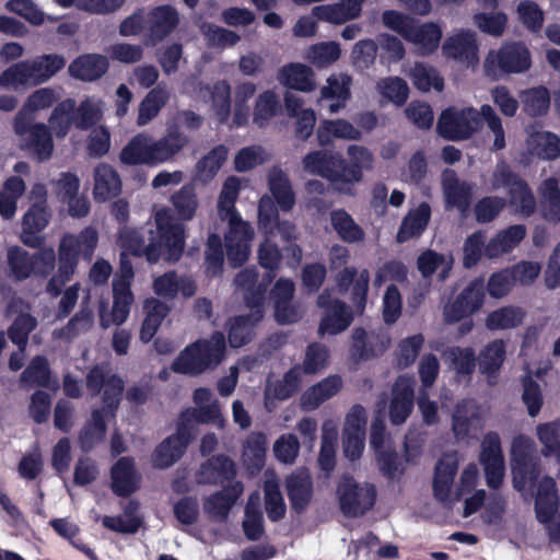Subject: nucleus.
Masks as SVG:
<instances>
[{"instance_id":"obj_9","label":"nucleus","mask_w":560,"mask_h":560,"mask_svg":"<svg viewBox=\"0 0 560 560\" xmlns=\"http://www.w3.org/2000/svg\"><path fill=\"white\" fill-rule=\"evenodd\" d=\"M339 508L347 517L366 514L376 502V488L372 483L360 486L353 476L343 474L337 485Z\"/></svg>"},{"instance_id":"obj_4","label":"nucleus","mask_w":560,"mask_h":560,"mask_svg":"<svg viewBox=\"0 0 560 560\" xmlns=\"http://www.w3.org/2000/svg\"><path fill=\"white\" fill-rule=\"evenodd\" d=\"M241 182L235 176H230L223 183L218 200V209L222 219L229 220V229L225 233V248L229 264L233 267L242 266L250 254V243L254 230L244 221L235 208Z\"/></svg>"},{"instance_id":"obj_28","label":"nucleus","mask_w":560,"mask_h":560,"mask_svg":"<svg viewBox=\"0 0 560 560\" xmlns=\"http://www.w3.org/2000/svg\"><path fill=\"white\" fill-rule=\"evenodd\" d=\"M443 55L455 60L474 63L478 60V45L475 34L462 31L450 36L442 46Z\"/></svg>"},{"instance_id":"obj_51","label":"nucleus","mask_w":560,"mask_h":560,"mask_svg":"<svg viewBox=\"0 0 560 560\" xmlns=\"http://www.w3.org/2000/svg\"><path fill=\"white\" fill-rule=\"evenodd\" d=\"M257 257L259 266L266 270L262 276L267 277V282H272L281 266L282 250L276 243L266 237L258 247Z\"/></svg>"},{"instance_id":"obj_36","label":"nucleus","mask_w":560,"mask_h":560,"mask_svg":"<svg viewBox=\"0 0 560 560\" xmlns=\"http://www.w3.org/2000/svg\"><path fill=\"white\" fill-rule=\"evenodd\" d=\"M506 358V345L502 339L488 342L477 358L479 372L488 378H495Z\"/></svg>"},{"instance_id":"obj_44","label":"nucleus","mask_w":560,"mask_h":560,"mask_svg":"<svg viewBox=\"0 0 560 560\" xmlns=\"http://www.w3.org/2000/svg\"><path fill=\"white\" fill-rule=\"evenodd\" d=\"M526 313L520 306H501L490 312L486 317V327L491 330L513 329L522 325Z\"/></svg>"},{"instance_id":"obj_23","label":"nucleus","mask_w":560,"mask_h":560,"mask_svg":"<svg viewBox=\"0 0 560 560\" xmlns=\"http://www.w3.org/2000/svg\"><path fill=\"white\" fill-rule=\"evenodd\" d=\"M112 491L121 498L131 495L139 489V476L132 457H120L110 468Z\"/></svg>"},{"instance_id":"obj_6","label":"nucleus","mask_w":560,"mask_h":560,"mask_svg":"<svg viewBox=\"0 0 560 560\" xmlns=\"http://www.w3.org/2000/svg\"><path fill=\"white\" fill-rule=\"evenodd\" d=\"M65 66L66 59L59 54H44L19 61L0 73V86L39 85L49 81Z\"/></svg>"},{"instance_id":"obj_10","label":"nucleus","mask_w":560,"mask_h":560,"mask_svg":"<svg viewBox=\"0 0 560 560\" xmlns=\"http://www.w3.org/2000/svg\"><path fill=\"white\" fill-rule=\"evenodd\" d=\"M85 386L92 396L102 394V405L107 408L112 418H115L125 390L122 378L116 373H110L107 365L95 364L86 373Z\"/></svg>"},{"instance_id":"obj_56","label":"nucleus","mask_w":560,"mask_h":560,"mask_svg":"<svg viewBox=\"0 0 560 560\" xmlns=\"http://www.w3.org/2000/svg\"><path fill=\"white\" fill-rule=\"evenodd\" d=\"M341 55L340 45L336 42H322L310 46L306 59L317 68H326L336 62Z\"/></svg>"},{"instance_id":"obj_41","label":"nucleus","mask_w":560,"mask_h":560,"mask_svg":"<svg viewBox=\"0 0 560 560\" xmlns=\"http://www.w3.org/2000/svg\"><path fill=\"white\" fill-rule=\"evenodd\" d=\"M442 38V30L433 22L417 25L413 21L410 34L407 35L406 40L418 45L423 54L429 55L434 52Z\"/></svg>"},{"instance_id":"obj_29","label":"nucleus","mask_w":560,"mask_h":560,"mask_svg":"<svg viewBox=\"0 0 560 560\" xmlns=\"http://www.w3.org/2000/svg\"><path fill=\"white\" fill-rule=\"evenodd\" d=\"M178 12L172 5H159L149 12V32L152 44L162 42L177 27Z\"/></svg>"},{"instance_id":"obj_24","label":"nucleus","mask_w":560,"mask_h":560,"mask_svg":"<svg viewBox=\"0 0 560 560\" xmlns=\"http://www.w3.org/2000/svg\"><path fill=\"white\" fill-rule=\"evenodd\" d=\"M187 143L188 138L179 130L178 126L168 127L166 135L159 140H153L150 137L153 166L173 160Z\"/></svg>"},{"instance_id":"obj_60","label":"nucleus","mask_w":560,"mask_h":560,"mask_svg":"<svg viewBox=\"0 0 560 560\" xmlns=\"http://www.w3.org/2000/svg\"><path fill=\"white\" fill-rule=\"evenodd\" d=\"M302 383V375L299 366H291L282 376L276 381L271 388L272 397L277 400H287L294 396Z\"/></svg>"},{"instance_id":"obj_53","label":"nucleus","mask_w":560,"mask_h":560,"mask_svg":"<svg viewBox=\"0 0 560 560\" xmlns=\"http://www.w3.org/2000/svg\"><path fill=\"white\" fill-rule=\"evenodd\" d=\"M258 323L249 314L234 317L228 331L230 346L232 348H241L250 342L254 328Z\"/></svg>"},{"instance_id":"obj_7","label":"nucleus","mask_w":560,"mask_h":560,"mask_svg":"<svg viewBox=\"0 0 560 560\" xmlns=\"http://www.w3.org/2000/svg\"><path fill=\"white\" fill-rule=\"evenodd\" d=\"M530 66V51L522 42L503 44L498 50H490L483 62L485 73L493 79L505 74L523 73Z\"/></svg>"},{"instance_id":"obj_50","label":"nucleus","mask_w":560,"mask_h":560,"mask_svg":"<svg viewBox=\"0 0 560 560\" xmlns=\"http://www.w3.org/2000/svg\"><path fill=\"white\" fill-rule=\"evenodd\" d=\"M350 83L351 78L348 75L342 77L341 80L335 75L327 79V85L320 90L322 100H336L329 105L330 113H337L346 106L347 101L350 98Z\"/></svg>"},{"instance_id":"obj_22","label":"nucleus","mask_w":560,"mask_h":560,"mask_svg":"<svg viewBox=\"0 0 560 560\" xmlns=\"http://www.w3.org/2000/svg\"><path fill=\"white\" fill-rule=\"evenodd\" d=\"M108 68L109 61L106 56L89 52L74 58L68 67V72L73 79L94 82L101 79Z\"/></svg>"},{"instance_id":"obj_21","label":"nucleus","mask_w":560,"mask_h":560,"mask_svg":"<svg viewBox=\"0 0 560 560\" xmlns=\"http://www.w3.org/2000/svg\"><path fill=\"white\" fill-rule=\"evenodd\" d=\"M415 405V389L412 383L399 377L393 386L389 402V421L394 425L402 424L410 416Z\"/></svg>"},{"instance_id":"obj_2","label":"nucleus","mask_w":560,"mask_h":560,"mask_svg":"<svg viewBox=\"0 0 560 560\" xmlns=\"http://www.w3.org/2000/svg\"><path fill=\"white\" fill-rule=\"evenodd\" d=\"M347 161L337 152L316 150L303 158L305 172L327 179L339 192L353 195V185L363 177V167H371L373 156L364 147L349 145Z\"/></svg>"},{"instance_id":"obj_62","label":"nucleus","mask_w":560,"mask_h":560,"mask_svg":"<svg viewBox=\"0 0 560 560\" xmlns=\"http://www.w3.org/2000/svg\"><path fill=\"white\" fill-rule=\"evenodd\" d=\"M74 244V240L62 237L58 247L57 271L70 279L75 273L80 259Z\"/></svg>"},{"instance_id":"obj_13","label":"nucleus","mask_w":560,"mask_h":560,"mask_svg":"<svg viewBox=\"0 0 560 560\" xmlns=\"http://www.w3.org/2000/svg\"><path fill=\"white\" fill-rule=\"evenodd\" d=\"M486 298L485 280L481 277L471 280L453 301L444 305L443 316L447 325L459 323L462 319L477 313Z\"/></svg>"},{"instance_id":"obj_31","label":"nucleus","mask_w":560,"mask_h":560,"mask_svg":"<svg viewBox=\"0 0 560 560\" xmlns=\"http://www.w3.org/2000/svg\"><path fill=\"white\" fill-rule=\"evenodd\" d=\"M277 78L283 85L292 90L308 93L316 88L313 69L303 63L291 62L281 67Z\"/></svg>"},{"instance_id":"obj_33","label":"nucleus","mask_w":560,"mask_h":560,"mask_svg":"<svg viewBox=\"0 0 560 560\" xmlns=\"http://www.w3.org/2000/svg\"><path fill=\"white\" fill-rule=\"evenodd\" d=\"M121 191V179L117 171L109 164L102 163L94 170L93 196L96 201H106Z\"/></svg>"},{"instance_id":"obj_40","label":"nucleus","mask_w":560,"mask_h":560,"mask_svg":"<svg viewBox=\"0 0 560 560\" xmlns=\"http://www.w3.org/2000/svg\"><path fill=\"white\" fill-rule=\"evenodd\" d=\"M171 205L174 211L172 218L175 222L184 225L185 221H190L199 205L195 186L192 184L182 186L171 196Z\"/></svg>"},{"instance_id":"obj_59","label":"nucleus","mask_w":560,"mask_h":560,"mask_svg":"<svg viewBox=\"0 0 560 560\" xmlns=\"http://www.w3.org/2000/svg\"><path fill=\"white\" fill-rule=\"evenodd\" d=\"M36 326L37 320L33 315L22 313L15 317L8 328V337L12 343L16 345L21 350H24L28 341V336Z\"/></svg>"},{"instance_id":"obj_11","label":"nucleus","mask_w":560,"mask_h":560,"mask_svg":"<svg viewBox=\"0 0 560 560\" xmlns=\"http://www.w3.org/2000/svg\"><path fill=\"white\" fill-rule=\"evenodd\" d=\"M534 447L529 438L518 435L511 446V470L513 487L517 491L534 488L540 475V467L533 456Z\"/></svg>"},{"instance_id":"obj_45","label":"nucleus","mask_w":560,"mask_h":560,"mask_svg":"<svg viewBox=\"0 0 560 560\" xmlns=\"http://www.w3.org/2000/svg\"><path fill=\"white\" fill-rule=\"evenodd\" d=\"M329 217L332 229L343 242L357 243L364 240L363 229L345 209L332 210Z\"/></svg>"},{"instance_id":"obj_64","label":"nucleus","mask_w":560,"mask_h":560,"mask_svg":"<svg viewBox=\"0 0 560 560\" xmlns=\"http://www.w3.org/2000/svg\"><path fill=\"white\" fill-rule=\"evenodd\" d=\"M279 106V98L275 92L270 90L262 92L255 102L254 122L262 127L270 118L277 115Z\"/></svg>"},{"instance_id":"obj_32","label":"nucleus","mask_w":560,"mask_h":560,"mask_svg":"<svg viewBox=\"0 0 560 560\" xmlns=\"http://www.w3.org/2000/svg\"><path fill=\"white\" fill-rule=\"evenodd\" d=\"M287 494L291 504V509L298 513H303L313 497V481L308 474L296 472L287 478Z\"/></svg>"},{"instance_id":"obj_58","label":"nucleus","mask_w":560,"mask_h":560,"mask_svg":"<svg viewBox=\"0 0 560 560\" xmlns=\"http://www.w3.org/2000/svg\"><path fill=\"white\" fill-rule=\"evenodd\" d=\"M329 359V352L325 345L320 342H312L306 347L305 357L302 364H294L300 368L301 375L315 374L323 370Z\"/></svg>"},{"instance_id":"obj_14","label":"nucleus","mask_w":560,"mask_h":560,"mask_svg":"<svg viewBox=\"0 0 560 560\" xmlns=\"http://www.w3.org/2000/svg\"><path fill=\"white\" fill-rule=\"evenodd\" d=\"M336 287L340 294L350 292V301L357 314H363L369 293L370 272L362 269L360 272L353 266H346L335 277Z\"/></svg>"},{"instance_id":"obj_30","label":"nucleus","mask_w":560,"mask_h":560,"mask_svg":"<svg viewBox=\"0 0 560 560\" xmlns=\"http://www.w3.org/2000/svg\"><path fill=\"white\" fill-rule=\"evenodd\" d=\"M430 219L431 208L427 202H421L416 209L410 210L400 223L396 234L397 243L402 244L411 238L420 237L425 231Z\"/></svg>"},{"instance_id":"obj_46","label":"nucleus","mask_w":560,"mask_h":560,"mask_svg":"<svg viewBox=\"0 0 560 560\" xmlns=\"http://www.w3.org/2000/svg\"><path fill=\"white\" fill-rule=\"evenodd\" d=\"M409 78L413 86L421 92H429L432 89L442 92L444 89V79L440 72L434 67L423 62L415 63Z\"/></svg>"},{"instance_id":"obj_16","label":"nucleus","mask_w":560,"mask_h":560,"mask_svg":"<svg viewBox=\"0 0 560 560\" xmlns=\"http://www.w3.org/2000/svg\"><path fill=\"white\" fill-rule=\"evenodd\" d=\"M442 190L445 209H456L463 218H466L472 201V185L466 180H459L455 171L446 170L442 177Z\"/></svg>"},{"instance_id":"obj_3","label":"nucleus","mask_w":560,"mask_h":560,"mask_svg":"<svg viewBox=\"0 0 560 560\" xmlns=\"http://www.w3.org/2000/svg\"><path fill=\"white\" fill-rule=\"evenodd\" d=\"M223 422L220 406L217 401L186 408L178 417L175 433L164 439L153 453V463L159 468H168L186 453L187 447L194 441L198 423L219 424Z\"/></svg>"},{"instance_id":"obj_54","label":"nucleus","mask_w":560,"mask_h":560,"mask_svg":"<svg viewBox=\"0 0 560 560\" xmlns=\"http://www.w3.org/2000/svg\"><path fill=\"white\" fill-rule=\"evenodd\" d=\"M524 112L530 117L547 114L550 106V93L546 86L539 85L528 89L522 94Z\"/></svg>"},{"instance_id":"obj_8","label":"nucleus","mask_w":560,"mask_h":560,"mask_svg":"<svg viewBox=\"0 0 560 560\" xmlns=\"http://www.w3.org/2000/svg\"><path fill=\"white\" fill-rule=\"evenodd\" d=\"M493 187H504L509 195V203L523 218L532 217L537 209V202L527 182L510 165L502 163L493 174Z\"/></svg>"},{"instance_id":"obj_42","label":"nucleus","mask_w":560,"mask_h":560,"mask_svg":"<svg viewBox=\"0 0 560 560\" xmlns=\"http://www.w3.org/2000/svg\"><path fill=\"white\" fill-rule=\"evenodd\" d=\"M26 147L34 153L37 161L44 162L51 158L54 151V139L50 128L44 122H35L32 131L27 135Z\"/></svg>"},{"instance_id":"obj_47","label":"nucleus","mask_w":560,"mask_h":560,"mask_svg":"<svg viewBox=\"0 0 560 560\" xmlns=\"http://www.w3.org/2000/svg\"><path fill=\"white\" fill-rule=\"evenodd\" d=\"M168 97V92L160 84L151 89L139 105L137 124L139 126L149 124L158 116Z\"/></svg>"},{"instance_id":"obj_18","label":"nucleus","mask_w":560,"mask_h":560,"mask_svg":"<svg viewBox=\"0 0 560 560\" xmlns=\"http://www.w3.org/2000/svg\"><path fill=\"white\" fill-rule=\"evenodd\" d=\"M350 355L355 361H369L382 355L388 348L389 339L383 334L368 332L363 327L352 330Z\"/></svg>"},{"instance_id":"obj_25","label":"nucleus","mask_w":560,"mask_h":560,"mask_svg":"<svg viewBox=\"0 0 560 560\" xmlns=\"http://www.w3.org/2000/svg\"><path fill=\"white\" fill-rule=\"evenodd\" d=\"M458 470V462L454 454H443L436 462L432 482L434 498L442 503L450 500L451 489Z\"/></svg>"},{"instance_id":"obj_15","label":"nucleus","mask_w":560,"mask_h":560,"mask_svg":"<svg viewBox=\"0 0 560 560\" xmlns=\"http://www.w3.org/2000/svg\"><path fill=\"white\" fill-rule=\"evenodd\" d=\"M479 460L485 470L487 486L490 489H499L503 483L505 466L501 440L497 432H488L485 435Z\"/></svg>"},{"instance_id":"obj_26","label":"nucleus","mask_w":560,"mask_h":560,"mask_svg":"<svg viewBox=\"0 0 560 560\" xmlns=\"http://www.w3.org/2000/svg\"><path fill=\"white\" fill-rule=\"evenodd\" d=\"M559 508V494L556 481L549 476H545L537 487L535 499L536 518L541 524L552 522Z\"/></svg>"},{"instance_id":"obj_63","label":"nucleus","mask_w":560,"mask_h":560,"mask_svg":"<svg viewBox=\"0 0 560 560\" xmlns=\"http://www.w3.org/2000/svg\"><path fill=\"white\" fill-rule=\"evenodd\" d=\"M212 105L220 124H225L231 114V86L226 81H218L211 90Z\"/></svg>"},{"instance_id":"obj_17","label":"nucleus","mask_w":560,"mask_h":560,"mask_svg":"<svg viewBox=\"0 0 560 560\" xmlns=\"http://www.w3.org/2000/svg\"><path fill=\"white\" fill-rule=\"evenodd\" d=\"M243 490L244 486L241 481H233L207 497L203 501V511L208 518L219 523L226 522Z\"/></svg>"},{"instance_id":"obj_27","label":"nucleus","mask_w":560,"mask_h":560,"mask_svg":"<svg viewBox=\"0 0 560 560\" xmlns=\"http://www.w3.org/2000/svg\"><path fill=\"white\" fill-rule=\"evenodd\" d=\"M354 319V311L346 302L335 299L332 307L320 318L318 325L319 336H336L347 330Z\"/></svg>"},{"instance_id":"obj_20","label":"nucleus","mask_w":560,"mask_h":560,"mask_svg":"<svg viewBox=\"0 0 560 560\" xmlns=\"http://www.w3.org/2000/svg\"><path fill=\"white\" fill-rule=\"evenodd\" d=\"M51 211L49 208H38L31 205L22 218L21 242L31 248H40L44 237L40 235L49 223Z\"/></svg>"},{"instance_id":"obj_55","label":"nucleus","mask_w":560,"mask_h":560,"mask_svg":"<svg viewBox=\"0 0 560 560\" xmlns=\"http://www.w3.org/2000/svg\"><path fill=\"white\" fill-rule=\"evenodd\" d=\"M228 158V149L223 144L212 148L196 164V172L203 180L212 179Z\"/></svg>"},{"instance_id":"obj_52","label":"nucleus","mask_w":560,"mask_h":560,"mask_svg":"<svg viewBox=\"0 0 560 560\" xmlns=\"http://www.w3.org/2000/svg\"><path fill=\"white\" fill-rule=\"evenodd\" d=\"M74 107L75 101L66 98L52 109L48 121L58 138L66 137L71 126L74 125Z\"/></svg>"},{"instance_id":"obj_5","label":"nucleus","mask_w":560,"mask_h":560,"mask_svg":"<svg viewBox=\"0 0 560 560\" xmlns=\"http://www.w3.org/2000/svg\"><path fill=\"white\" fill-rule=\"evenodd\" d=\"M224 334L214 331L208 339H198L187 346L172 364L174 372L198 375L215 369L225 358Z\"/></svg>"},{"instance_id":"obj_12","label":"nucleus","mask_w":560,"mask_h":560,"mask_svg":"<svg viewBox=\"0 0 560 560\" xmlns=\"http://www.w3.org/2000/svg\"><path fill=\"white\" fill-rule=\"evenodd\" d=\"M436 130L446 140H467L480 130V115L472 107L463 109L448 107L441 113Z\"/></svg>"},{"instance_id":"obj_34","label":"nucleus","mask_w":560,"mask_h":560,"mask_svg":"<svg viewBox=\"0 0 560 560\" xmlns=\"http://www.w3.org/2000/svg\"><path fill=\"white\" fill-rule=\"evenodd\" d=\"M267 178L270 197L282 211H291L295 205V194L287 173L281 167L273 166L268 172Z\"/></svg>"},{"instance_id":"obj_38","label":"nucleus","mask_w":560,"mask_h":560,"mask_svg":"<svg viewBox=\"0 0 560 560\" xmlns=\"http://www.w3.org/2000/svg\"><path fill=\"white\" fill-rule=\"evenodd\" d=\"M106 415L112 417L104 405L102 408L92 411L91 419L84 423L79 433V442L82 450L90 451L104 440L107 430L105 421Z\"/></svg>"},{"instance_id":"obj_19","label":"nucleus","mask_w":560,"mask_h":560,"mask_svg":"<svg viewBox=\"0 0 560 560\" xmlns=\"http://www.w3.org/2000/svg\"><path fill=\"white\" fill-rule=\"evenodd\" d=\"M236 467L234 462L224 454L213 455L200 465L198 482L200 485L218 486L235 481Z\"/></svg>"},{"instance_id":"obj_49","label":"nucleus","mask_w":560,"mask_h":560,"mask_svg":"<svg viewBox=\"0 0 560 560\" xmlns=\"http://www.w3.org/2000/svg\"><path fill=\"white\" fill-rule=\"evenodd\" d=\"M132 302L131 284L113 281V307L110 313L113 324L121 325L127 320Z\"/></svg>"},{"instance_id":"obj_57","label":"nucleus","mask_w":560,"mask_h":560,"mask_svg":"<svg viewBox=\"0 0 560 560\" xmlns=\"http://www.w3.org/2000/svg\"><path fill=\"white\" fill-rule=\"evenodd\" d=\"M224 252L222 240L219 234L210 233L205 250V268L206 273L217 277L223 271Z\"/></svg>"},{"instance_id":"obj_43","label":"nucleus","mask_w":560,"mask_h":560,"mask_svg":"<svg viewBox=\"0 0 560 560\" xmlns=\"http://www.w3.org/2000/svg\"><path fill=\"white\" fill-rule=\"evenodd\" d=\"M20 382L25 386H38L43 388H56L51 386V370L48 360L44 355L34 357L25 370L21 373Z\"/></svg>"},{"instance_id":"obj_61","label":"nucleus","mask_w":560,"mask_h":560,"mask_svg":"<svg viewBox=\"0 0 560 560\" xmlns=\"http://www.w3.org/2000/svg\"><path fill=\"white\" fill-rule=\"evenodd\" d=\"M201 32L210 47H233L241 40V36L236 32L218 26L213 23H203Z\"/></svg>"},{"instance_id":"obj_39","label":"nucleus","mask_w":560,"mask_h":560,"mask_svg":"<svg viewBox=\"0 0 560 560\" xmlns=\"http://www.w3.org/2000/svg\"><path fill=\"white\" fill-rule=\"evenodd\" d=\"M119 160L121 164L129 166H153L150 137L145 133H137L133 136L121 149Z\"/></svg>"},{"instance_id":"obj_35","label":"nucleus","mask_w":560,"mask_h":560,"mask_svg":"<svg viewBox=\"0 0 560 560\" xmlns=\"http://www.w3.org/2000/svg\"><path fill=\"white\" fill-rule=\"evenodd\" d=\"M539 212L541 218L550 223H560V187L556 178L545 179L539 187Z\"/></svg>"},{"instance_id":"obj_1","label":"nucleus","mask_w":560,"mask_h":560,"mask_svg":"<svg viewBox=\"0 0 560 560\" xmlns=\"http://www.w3.org/2000/svg\"><path fill=\"white\" fill-rule=\"evenodd\" d=\"M118 242L124 250L136 257H145L150 264L160 259L177 262L184 254L186 229L174 221L170 210L163 209L155 214V230L124 225L118 230Z\"/></svg>"},{"instance_id":"obj_37","label":"nucleus","mask_w":560,"mask_h":560,"mask_svg":"<svg viewBox=\"0 0 560 560\" xmlns=\"http://www.w3.org/2000/svg\"><path fill=\"white\" fill-rule=\"evenodd\" d=\"M342 386L339 375H330L307 388L301 396L303 408L313 410L336 395Z\"/></svg>"},{"instance_id":"obj_48","label":"nucleus","mask_w":560,"mask_h":560,"mask_svg":"<svg viewBox=\"0 0 560 560\" xmlns=\"http://www.w3.org/2000/svg\"><path fill=\"white\" fill-rule=\"evenodd\" d=\"M7 262L10 270V277L15 282L28 279L35 269L33 254L20 246H12L7 253Z\"/></svg>"}]
</instances>
